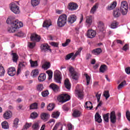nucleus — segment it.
I'll return each mask as SVG.
<instances>
[{
  "instance_id": "1",
  "label": "nucleus",
  "mask_w": 130,
  "mask_h": 130,
  "mask_svg": "<svg viewBox=\"0 0 130 130\" xmlns=\"http://www.w3.org/2000/svg\"><path fill=\"white\" fill-rule=\"evenodd\" d=\"M67 15L63 14L60 15L57 21L58 27H63L67 24Z\"/></svg>"
},
{
  "instance_id": "2",
  "label": "nucleus",
  "mask_w": 130,
  "mask_h": 130,
  "mask_svg": "<svg viewBox=\"0 0 130 130\" xmlns=\"http://www.w3.org/2000/svg\"><path fill=\"white\" fill-rule=\"evenodd\" d=\"M6 22L7 24H11V26L8 29V32H9L10 33H14V32H16V31H17V26H16V25H13L14 21H13V20H12V17L8 18Z\"/></svg>"
},
{
  "instance_id": "3",
  "label": "nucleus",
  "mask_w": 130,
  "mask_h": 130,
  "mask_svg": "<svg viewBox=\"0 0 130 130\" xmlns=\"http://www.w3.org/2000/svg\"><path fill=\"white\" fill-rule=\"evenodd\" d=\"M127 10H128V4L126 1H123L121 3L120 11L122 15H126L127 14Z\"/></svg>"
},
{
  "instance_id": "4",
  "label": "nucleus",
  "mask_w": 130,
  "mask_h": 130,
  "mask_svg": "<svg viewBox=\"0 0 130 130\" xmlns=\"http://www.w3.org/2000/svg\"><path fill=\"white\" fill-rule=\"evenodd\" d=\"M70 99H71V96L67 94H62L57 97L58 101L61 103H64V102H67V101H69Z\"/></svg>"
},
{
  "instance_id": "5",
  "label": "nucleus",
  "mask_w": 130,
  "mask_h": 130,
  "mask_svg": "<svg viewBox=\"0 0 130 130\" xmlns=\"http://www.w3.org/2000/svg\"><path fill=\"white\" fill-rule=\"evenodd\" d=\"M10 10L16 14H18L20 13V7L15 3H12L10 4Z\"/></svg>"
},
{
  "instance_id": "6",
  "label": "nucleus",
  "mask_w": 130,
  "mask_h": 130,
  "mask_svg": "<svg viewBox=\"0 0 130 130\" xmlns=\"http://www.w3.org/2000/svg\"><path fill=\"white\" fill-rule=\"evenodd\" d=\"M69 73L71 75V78L73 80L77 81L79 79V73L75 71V69L73 67H70L69 68Z\"/></svg>"
},
{
  "instance_id": "7",
  "label": "nucleus",
  "mask_w": 130,
  "mask_h": 130,
  "mask_svg": "<svg viewBox=\"0 0 130 130\" xmlns=\"http://www.w3.org/2000/svg\"><path fill=\"white\" fill-rule=\"evenodd\" d=\"M27 67L26 62H20L18 65V69L17 70V75H19L21 73V70H25Z\"/></svg>"
},
{
  "instance_id": "8",
  "label": "nucleus",
  "mask_w": 130,
  "mask_h": 130,
  "mask_svg": "<svg viewBox=\"0 0 130 130\" xmlns=\"http://www.w3.org/2000/svg\"><path fill=\"white\" fill-rule=\"evenodd\" d=\"M54 79L55 82L58 84L61 83V77L60 76V73L58 71H56L54 73Z\"/></svg>"
},
{
  "instance_id": "9",
  "label": "nucleus",
  "mask_w": 130,
  "mask_h": 130,
  "mask_svg": "<svg viewBox=\"0 0 130 130\" xmlns=\"http://www.w3.org/2000/svg\"><path fill=\"white\" fill-rule=\"evenodd\" d=\"M41 39V38L36 34H32L30 36L31 41H36V42H39Z\"/></svg>"
},
{
  "instance_id": "10",
  "label": "nucleus",
  "mask_w": 130,
  "mask_h": 130,
  "mask_svg": "<svg viewBox=\"0 0 130 130\" xmlns=\"http://www.w3.org/2000/svg\"><path fill=\"white\" fill-rule=\"evenodd\" d=\"M78 4L75 3H70L68 5V9L69 11H76L78 9Z\"/></svg>"
},
{
  "instance_id": "11",
  "label": "nucleus",
  "mask_w": 130,
  "mask_h": 130,
  "mask_svg": "<svg viewBox=\"0 0 130 130\" xmlns=\"http://www.w3.org/2000/svg\"><path fill=\"white\" fill-rule=\"evenodd\" d=\"M88 38H94L96 36V31L93 29H88L87 32Z\"/></svg>"
},
{
  "instance_id": "12",
  "label": "nucleus",
  "mask_w": 130,
  "mask_h": 130,
  "mask_svg": "<svg viewBox=\"0 0 130 130\" xmlns=\"http://www.w3.org/2000/svg\"><path fill=\"white\" fill-rule=\"evenodd\" d=\"M7 73L10 77H14L16 75V68L14 67H10L7 70Z\"/></svg>"
},
{
  "instance_id": "13",
  "label": "nucleus",
  "mask_w": 130,
  "mask_h": 130,
  "mask_svg": "<svg viewBox=\"0 0 130 130\" xmlns=\"http://www.w3.org/2000/svg\"><path fill=\"white\" fill-rule=\"evenodd\" d=\"M41 50H42V51H43L44 52H46V51H48V50L51 51V49L49 48V46H48V44H43L42 45H41Z\"/></svg>"
},
{
  "instance_id": "14",
  "label": "nucleus",
  "mask_w": 130,
  "mask_h": 130,
  "mask_svg": "<svg viewBox=\"0 0 130 130\" xmlns=\"http://www.w3.org/2000/svg\"><path fill=\"white\" fill-rule=\"evenodd\" d=\"M77 21V16L75 15H71L68 17V22L70 24H73Z\"/></svg>"
},
{
  "instance_id": "15",
  "label": "nucleus",
  "mask_w": 130,
  "mask_h": 130,
  "mask_svg": "<svg viewBox=\"0 0 130 130\" xmlns=\"http://www.w3.org/2000/svg\"><path fill=\"white\" fill-rule=\"evenodd\" d=\"M43 64L42 66V69L44 70H48L50 68V62H48L45 60H43Z\"/></svg>"
},
{
  "instance_id": "16",
  "label": "nucleus",
  "mask_w": 130,
  "mask_h": 130,
  "mask_svg": "<svg viewBox=\"0 0 130 130\" xmlns=\"http://www.w3.org/2000/svg\"><path fill=\"white\" fill-rule=\"evenodd\" d=\"M110 118L112 123H115V122H116V116L115 115V112L112 111L110 113Z\"/></svg>"
},
{
  "instance_id": "17",
  "label": "nucleus",
  "mask_w": 130,
  "mask_h": 130,
  "mask_svg": "<svg viewBox=\"0 0 130 130\" xmlns=\"http://www.w3.org/2000/svg\"><path fill=\"white\" fill-rule=\"evenodd\" d=\"M13 25H15L16 28L18 29L19 28H21L23 27V22L21 21H19V20H13Z\"/></svg>"
},
{
  "instance_id": "18",
  "label": "nucleus",
  "mask_w": 130,
  "mask_h": 130,
  "mask_svg": "<svg viewBox=\"0 0 130 130\" xmlns=\"http://www.w3.org/2000/svg\"><path fill=\"white\" fill-rule=\"evenodd\" d=\"M50 117V115H49L48 113H43L41 114V118L44 120V121H47Z\"/></svg>"
},
{
  "instance_id": "19",
  "label": "nucleus",
  "mask_w": 130,
  "mask_h": 130,
  "mask_svg": "<svg viewBox=\"0 0 130 130\" xmlns=\"http://www.w3.org/2000/svg\"><path fill=\"white\" fill-rule=\"evenodd\" d=\"M73 117H80L82 116V112L79 110H75L72 114Z\"/></svg>"
},
{
  "instance_id": "20",
  "label": "nucleus",
  "mask_w": 130,
  "mask_h": 130,
  "mask_svg": "<svg viewBox=\"0 0 130 130\" xmlns=\"http://www.w3.org/2000/svg\"><path fill=\"white\" fill-rule=\"evenodd\" d=\"M12 114H13L12 113V112L10 111H6L4 113L3 115L4 118H5V119H10V118L12 117Z\"/></svg>"
},
{
  "instance_id": "21",
  "label": "nucleus",
  "mask_w": 130,
  "mask_h": 130,
  "mask_svg": "<svg viewBox=\"0 0 130 130\" xmlns=\"http://www.w3.org/2000/svg\"><path fill=\"white\" fill-rule=\"evenodd\" d=\"M84 107L86 108L87 110H91L92 108H93L92 103H91V102H86Z\"/></svg>"
},
{
  "instance_id": "22",
  "label": "nucleus",
  "mask_w": 130,
  "mask_h": 130,
  "mask_svg": "<svg viewBox=\"0 0 130 130\" xmlns=\"http://www.w3.org/2000/svg\"><path fill=\"white\" fill-rule=\"evenodd\" d=\"M38 79L39 82H43L45 81L46 79V74L44 73L41 74L38 77Z\"/></svg>"
},
{
  "instance_id": "23",
  "label": "nucleus",
  "mask_w": 130,
  "mask_h": 130,
  "mask_svg": "<svg viewBox=\"0 0 130 130\" xmlns=\"http://www.w3.org/2000/svg\"><path fill=\"white\" fill-rule=\"evenodd\" d=\"M92 21H93V17H92V16L90 15L86 17L85 22L86 24H87V25H92Z\"/></svg>"
},
{
  "instance_id": "24",
  "label": "nucleus",
  "mask_w": 130,
  "mask_h": 130,
  "mask_svg": "<svg viewBox=\"0 0 130 130\" xmlns=\"http://www.w3.org/2000/svg\"><path fill=\"white\" fill-rule=\"evenodd\" d=\"M36 89L38 92H41L42 91H43L44 86H43V84L39 83L36 85Z\"/></svg>"
},
{
  "instance_id": "25",
  "label": "nucleus",
  "mask_w": 130,
  "mask_h": 130,
  "mask_svg": "<svg viewBox=\"0 0 130 130\" xmlns=\"http://www.w3.org/2000/svg\"><path fill=\"white\" fill-rule=\"evenodd\" d=\"M77 95L78 97V99L82 100L84 98V92L82 90H78L77 91Z\"/></svg>"
},
{
  "instance_id": "26",
  "label": "nucleus",
  "mask_w": 130,
  "mask_h": 130,
  "mask_svg": "<svg viewBox=\"0 0 130 130\" xmlns=\"http://www.w3.org/2000/svg\"><path fill=\"white\" fill-rule=\"evenodd\" d=\"M102 52V49L101 48H97L92 51V53L94 55H99Z\"/></svg>"
},
{
  "instance_id": "27",
  "label": "nucleus",
  "mask_w": 130,
  "mask_h": 130,
  "mask_svg": "<svg viewBox=\"0 0 130 130\" xmlns=\"http://www.w3.org/2000/svg\"><path fill=\"white\" fill-rule=\"evenodd\" d=\"M50 88H51V89L54 92H57V91H58L59 87L55 84L51 83L50 85Z\"/></svg>"
},
{
  "instance_id": "28",
  "label": "nucleus",
  "mask_w": 130,
  "mask_h": 130,
  "mask_svg": "<svg viewBox=\"0 0 130 130\" xmlns=\"http://www.w3.org/2000/svg\"><path fill=\"white\" fill-rule=\"evenodd\" d=\"M110 27L111 28V29H116V28L118 27V22H117L116 21H113L111 23Z\"/></svg>"
},
{
  "instance_id": "29",
  "label": "nucleus",
  "mask_w": 130,
  "mask_h": 130,
  "mask_svg": "<svg viewBox=\"0 0 130 130\" xmlns=\"http://www.w3.org/2000/svg\"><path fill=\"white\" fill-rule=\"evenodd\" d=\"M99 5L98 3L95 4L93 7L91 8L90 10V14H95L96 11H97V9H98Z\"/></svg>"
},
{
  "instance_id": "30",
  "label": "nucleus",
  "mask_w": 130,
  "mask_h": 130,
  "mask_svg": "<svg viewBox=\"0 0 130 130\" xmlns=\"http://www.w3.org/2000/svg\"><path fill=\"white\" fill-rule=\"evenodd\" d=\"M64 85H65V87L67 90H71V83H70V81L69 79H67L64 81Z\"/></svg>"
},
{
  "instance_id": "31",
  "label": "nucleus",
  "mask_w": 130,
  "mask_h": 130,
  "mask_svg": "<svg viewBox=\"0 0 130 130\" xmlns=\"http://www.w3.org/2000/svg\"><path fill=\"white\" fill-rule=\"evenodd\" d=\"M116 2H113L110 5L108 6L107 7V10H109V11L111 10H113L116 7Z\"/></svg>"
},
{
  "instance_id": "32",
  "label": "nucleus",
  "mask_w": 130,
  "mask_h": 130,
  "mask_svg": "<svg viewBox=\"0 0 130 130\" xmlns=\"http://www.w3.org/2000/svg\"><path fill=\"white\" fill-rule=\"evenodd\" d=\"M49 26H51V21L50 20H45L43 23V27L48 28Z\"/></svg>"
},
{
  "instance_id": "33",
  "label": "nucleus",
  "mask_w": 130,
  "mask_h": 130,
  "mask_svg": "<svg viewBox=\"0 0 130 130\" xmlns=\"http://www.w3.org/2000/svg\"><path fill=\"white\" fill-rule=\"evenodd\" d=\"M38 75H39V70L38 69L34 70L31 73V76H32L33 78H36Z\"/></svg>"
},
{
  "instance_id": "34",
  "label": "nucleus",
  "mask_w": 130,
  "mask_h": 130,
  "mask_svg": "<svg viewBox=\"0 0 130 130\" xmlns=\"http://www.w3.org/2000/svg\"><path fill=\"white\" fill-rule=\"evenodd\" d=\"M95 121H97V122H99V123L102 122V119H101V116H100V115L98 113H96L95 114Z\"/></svg>"
},
{
  "instance_id": "35",
  "label": "nucleus",
  "mask_w": 130,
  "mask_h": 130,
  "mask_svg": "<svg viewBox=\"0 0 130 130\" xmlns=\"http://www.w3.org/2000/svg\"><path fill=\"white\" fill-rule=\"evenodd\" d=\"M113 16L115 18H118V17L120 16V12H119V9H116L114 10L113 12Z\"/></svg>"
},
{
  "instance_id": "36",
  "label": "nucleus",
  "mask_w": 130,
  "mask_h": 130,
  "mask_svg": "<svg viewBox=\"0 0 130 130\" xmlns=\"http://www.w3.org/2000/svg\"><path fill=\"white\" fill-rule=\"evenodd\" d=\"M40 128V125H39V122H35L32 126V128L34 130H38Z\"/></svg>"
},
{
  "instance_id": "37",
  "label": "nucleus",
  "mask_w": 130,
  "mask_h": 130,
  "mask_svg": "<svg viewBox=\"0 0 130 130\" xmlns=\"http://www.w3.org/2000/svg\"><path fill=\"white\" fill-rule=\"evenodd\" d=\"M38 108V104L37 103H32L29 106V109L30 110L32 109H37Z\"/></svg>"
},
{
  "instance_id": "38",
  "label": "nucleus",
  "mask_w": 130,
  "mask_h": 130,
  "mask_svg": "<svg viewBox=\"0 0 130 130\" xmlns=\"http://www.w3.org/2000/svg\"><path fill=\"white\" fill-rule=\"evenodd\" d=\"M30 63L31 68H36V67H38V62H37V61H32V60H30Z\"/></svg>"
},
{
  "instance_id": "39",
  "label": "nucleus",
  "mask_w": 130,
  "mask_h": 130,
  "mask_svg": "<svg viewBox=\"0 0 130 130\" xmlns=\"http://www.w3.org/2000/svg\"><path fill=\"white\" fill-rule=\"evenodd\" d=\"M59 114L60 113L58 111H55L52 113L51 116L53 118H58Z\"/></svg>"
},
{
  "instance_id": "40",
  "label": "nucleus",
  "mask_w": 130,
  "mask_h": 130,
  "mask_svg": "<svg viewBox=\"0 0 130 130\" xmlns=\"http://www.w3.org/2000/svg\"><path fill=\"white\" fill-rule=\"evenodd\" d=\"M2 125L3 128H4V129H8L9 128V123L7 122V121H5L2 123Z\"/></svg>"
},
{
  "instance_id": "41",
  "label": "nucleus",
  "mask_w": 130,
  "mask_h": 130,
  "mask_svg": "<svg viewBox=\"0 0 130 130\" xmlns=\"http://www.w3.org/2000/svg\"><path fill=\"white\" fill-rule=\"evenodd\" d=\"M31 3L33 7H36L40 4V0H31Z\"/></svg>"
},
{
  "instance_id": "42",
  "label": "nucleus",
  "mask_w": 130,
  "mask_h": 130,
  "mask_svg": "<svg viewBox=\"0 0 130 130\" xmlns=\"http://www.w3.org/2000/svg\"><path fill=\"white\" fill-rule=\"evenodd\" d=\"M6 74L5 68L3 66H0V77H4Z\"/></svg>"
},
{
  "instance_id": "43",
  "label": "nucleus",
  "mask_w": 130,
  "mask_h": 130,
  "mask_svg": "<svg viewBox=\"0 0 130 130\" xmlns=\"http://www.w3.org/2000/svg\"><path fill=\"white\" fill-rule=\"evenodd\" d=\"M107 70V66L106 65H102L100 68V72L101 73H104Z\"/></svg>"
},
{
  "instance_id": "44",
  "label": "nucleus",
  "mask_w": 130,
  "mask_h": 130,
  "mask_svg": "<svg viewBox=\"0 0 130 130\" xmlns=\"http://www.w3.org/2000/svg\"><path fill=\"white\" fill-rule=\"evenodd\" d=\"M126 84V81H123V82H122L120 84H119V85L117 87V89L118 90H120V89L123 88V87H124V86H125Z\"/></svg>"
},
{
  "instance_id": "45",
  "label": "nucleus",
  "mask_w": 130,
  "mask_h": 130,
  "mask_svg": "<svg viewBox=\"0 0 130 130\" xmlns=\"http://www.w3.org/2000/svg\"><path fill=\"white\" fill-rule=\"evenodd\" d=\"M98 28L101 31H103L104 29V24L102 22H100L98 24Z\"/></svg>"
},
{
  "instance_id": "46",
  "label": "nucleus",
  "mask_w": 130,
  "mask_h": 130,
  "mask_svg": "<svg viewBox=\"0 0 130 130\" xmlns=\"http://www.w3.org/2000/svg\"><path fill=\"white\" fill-rule=\"evenodd\" d=\"M84 76L86 78V83H87V85L88 86V85H89V84H90V81H91V78L87 74H85Z\"/></svg>"
},
{
  "instance_id": "47",
  "label": "nucleus",
  "mask_w": 130,
  "mask_h": 130,
  "mask_svg": "<svg viewBox=\"0 0 130 130\" xmlns=\"http://www.w3.org/2000/svg\"><path fill=\"white\" fill-rule=\"evenodd\" d=\"M103 118L106 122H108L109 121V114L108 113L104 115Z\"/></svg>"
},
{
  "instance_id": "48",
  "label": "nucleus",
  "mask_w": 130,
  "mask_h": 130,
  "mask_svg": "<svg viewBox=\"0 0 130 130\" xmlns=\"http://www.w3.org/2000/svg\"><path fill=\"white\" fill-rule=\"evenodd\" d=\"M13 56V60L16 62L17 60H18V55L16 53H13L12 54Z\"/></svg>"
},
{
  "instance_id": "49",
  "label": "nucleus",
  "mask_w": 130,
  "mask_h": 130,
  "mask_svg": "<svg viewBox=\"0 0 130 130\" xmlns=\"http://www.w3.org/2000/svg\"><path fill=\"white\" fill-rule=\"evenodd\" d=\"M54 108V105L53 104H50L47 107V109L49 111H51V110H53Z\"/></svg>"
},
{
  "instance_id": "50",
  "label": "nucleus",
  "mask_w": 130,
  "mask_h": 130,
  "mask_svg": "<svg viewBox=\"0 0 130 130\" xmlns=\"http://www.w3.org/2000/svg\"><path fill=\"white\" fill-rule=\"evenodd\" d=\"M46 73L49 76V80H51L52 79V75L53 73L51 71H47Z\"/></svg>"
},
{
  "instance_id": "51",
  "label": "nucleus",
  "mask_w": 130,
  "mask_h": 130,
  "mask_svg": "<svg viewBox=\"0 0 130 130\" xmlns=\"http://www.w3.org/2000/svg\"><path fill=\"white\" fill-rule=\"evenodd\" d=\"M71 43V40L70 39H67L65 43L62 44V46L63 47H66V46H68L69 44Z\"/></svg>"
},
{
  "instance_id": "52",
  "label": "nucleus",
  "mask_w": 130,
  "mask_h": 130,
  "mask_svg": "<svg viewBox=\"0 0 130 130\" xmlns=\"http://www.w3.org/2000/svg\"><path fill=\"white\" fill-rule=\"evenodd\" d=\"M38 116V114L36 112H32L30 114V117L32 119H35V118H36V117H37Z\"/></svg>"
},
{
  "instance_id": "53",
  "label": "nucleus",
  "mask_w": 130,
  "mask_h": 130,
  "mask_svg": "<svg viewBox=\"0 0 130 130\" xmlns=\"http://www.w3.org/2000/svg\"><path fill=\"white\" fill-rule=\"evenodd\" d=\"M104 96L106 98V100L109 98L110 95H109V92L108 91H105L104 92Z\"/></svg>"
},
{
  "instance_id": "54",
  "label": "nucleus",
  "mask_w": 130,
  "mask_h": 130,
  "mask_svg": "<svg viewBox=\"0 0 130 130\" xmlns=\"http://www.w3.org/2000/svg\"><path fill=\"white\" fill-rule=\"evenodd\" d=\"M18 123H19V119H15V120H14L13 127H15V128H17V125H18Z\"/></svg>"
},
{
  "instance_id": "55",
  "label": "nucleus",
  "mask_w": 130,
  "mask_h": 130,
  "mask_svg": "<svg viewBox=\"0 0 130 130\" xmlns=\"http://www.w3.org/2000/svg\"><path fill=\"white\" fill-rule=\"evenodd\" d=\"M27 45L29 48L32 49V48H34V47H35L36 44H35V43L29 42V43H28Z\"/></svg>"
},
{
  "instance_id": "56",
  "label": "nucleus",
  "mask_w": 130,
  "mask_h": 130,
  "mask_svg": "<svg viewBox=\"0 0 130 130\" xmlns=\"http://www.w3.org/2000/svg\"><path fill=\"white\" fill-rule=\"evenodd\" d=\"M72 56H74L73 53H70V54L67 55L65 58V59L66 60H69V59H70L71 58H72Z\"/></svg>"
},
{
  "instance_id": "57",
  "label": "nucleus",
  "mask_w": 130,
  "mask_h": 130,
  "mask_svg": "<svg viewBox=\"0 0 130 130\" xmlns=\"http://www.w3.org/2000/svg\"><path fill=\"white\" fill-rule=\"evenodd\" d=\"M83 49V48H80L78 49V51H76L75 54L74 55V57H76V56H78L80 53L81 51H82V50Z\"/></svg>"
},
{
  "instance_id": "58",
  "label": "nucleus",
  "mask_w": 130,
  "mask_h": 130,
  "mask_svg": "<svg viewBox=\"0 0 130 130\" xmlns=\"http://www.w3.org/2000/svg\"><path fill=\"white\" fill-rule=\"evenodd\" d=\"M31 125H32V123H26L24 125V129H28L29 127H30Z\"/></svg>"
},
{
  "instance_id": "59",
  "label": "nucleus",
  "mask_w": 130,
  "mask_h": 130,
  "mask_svg": "<svg viewBox=\"0 0 130 130\" xmlns=\"http://www.w3.org/2000/svg\"><path fill=\"white\" fill-rule=\"evenodd\" d=\"M49 94V92H48V90H46L42 92V95L43 96V97H46L47 96H48Z\"/></svg>"
},
{
  "instance_id": "60",
  "label": "nucleus",
  "mask_w": 130,
  "mask_h": 130,
  "mask_svg": "<svg viewBox=\"0 0 130 130\" xmlns=\"http://www.w3.org/2000/svg\"><path fill=\"white\" fill-rule=\"evenodd\" d=\"M16 35L18 37H24V36H25V34L21 31H19Z\"/></svg>"
},
{
  "instance_id": "61",
  "label": "nucleus",
  "mask_w": 130,
  "mask_h": 130,
  "mask_svg": "<svg viewBox=\"0 0 130 130\" xmlns=\"http://www.w3.org/2000/svg\"><path fill=\"white\" fill-rule=\"evenodd\" d=\"M126 117L129 121H130V113L129 111H127L126 112Z\"/></svg>"
},
{
  "instance_id": "62",
  "label": "nucleus",
  "mask_w": 130,
  "mask_h": 130,
  "mask_svg": "<svg viewBox=\"0 0 130 130\" xmlns=\"http://www.w3.org/2000/svg\"><path fill=\"white\" fill-rule=\"evenodd\" d=\"M63 110H64V111H68L70 109L69 107H68V106L64 105L62 107Z\"/></svg>"
},
{
  "instance_id": "63",
  "label": "nucleus",
  "mask_w": 130,
  "mask_h": 130,
  "mask_svg": "<svg viewBox=\"0 0 130 130\" xmlns=\"http://www.w3.org/2000/svg\"><path fill=\"white\" fill-rule=\"evenodd\" d=\"M123 50H124V51H126V50H127V49H128V46L127 45V44H125L122 48Z\"/></svg>"
},
{
  "instance_id": "64",
  "label": "nucleus",
  "mask_w": 130,
  "mask_h": 130,
  "mask_svg": "<svg viewBox=\"0 0 130 130\" xmlns=\"http://www.w3.org/2000/svg\"><path fill=\"white\" fill-rule=\"evenodd\" d=\"M125 72L128 75H130V67H128L125 69Z\"/></svg>"
}]
</instances>
